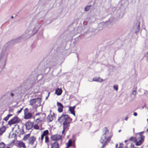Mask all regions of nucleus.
<instances>
[{
  "label": "nucleus",
  "instance_id": "2",
  "mask_svg": "<svg viewBox=\"0 0 148 148\" xmlns=\"http://www.w3.org/2000/svg\"><path fill=\"white\" fill-rule=\"evenodd\" d=\"M7 60V54L6 51L3 50L0 56V73L5 68Z\"/></svg>",
  "mask_w": 148,
  "mask_h": 148
},
{
  "label": "nucleus",
  "instance_id": "14",
  "mask_svg": "<svg viewBox=\"0 0 148 148\" xmlns=\"http://www.w3.org/2000/svg\"><path fill=\"white\" fill-rule=\"evenodd\" d=\"M25 126L26 127V129L28 130H30L32 127V125H31L30 122H27L25 124Z\"/></svg>",
  "mask_w": 148,
  "mask_h": 148
},
{
  "label": "nucleus",
  "instance_id": "40",
  "mask_svg": "<svg viewBox=\"0 0 148 148\" xmlns=\"http://www.w3.org/2000/svg\"><path fill=\"white\" fill-rule=\"evenodd\" d=\"M12 114H8L7 116V117L9 119V118L11 116H12Z\"/></svg>",
  "mask_w": 148,
  "mask_h": 148
},
{
  "label": "nucleus",
  "instance_id": "24",
  "mask_svg": "<svg viewBox=\"0 0 148 148\" xmlns=\"http://www.w3.org/2000/svg\"><path fill=\"white\" fill-rule=\"evenodd\" d=\"M91 6V5H89L86 7L84 9L85 10L86 12L88 11L90 9Z\"/></svg>",
  "mask_w": 148,
  "mask_h": 148
},
{
  "label": "nucleus",
  "instance_id": "15",
  "mask_svg": "<svg viewBox=\"0 0 148 148\" xmlns=\"http://www.w3.org/2000/svg\"><path fill=\"white\" fill-rule=\"evenodd\" d=\"M62 92V90L61 88H58L56 90L55 93L56 94H57L58 95H60Z\"/></svg>",
  "mask_w": 148,
  "mask_h": 148
},
{
  "label": "nucleus",
  "instance_id": "11",
  "mask_svg": "<svg viewBox=\"0 0 148 148\" xmlns=\"http://www.w3.org/2000/svg\"><path fill=\"white\" fill-rule=\"evenodd\" d=\"M75 106L73 107L70 106L69 107V110L70 111L71 114H73L74 116H75Z\"/></svg>",
  "mask_w": 148,
  "mask_h": 148
},
{
  "label": "nucleus",
  "instance_id": "52",
  "mask_svg": "<svg viewBox=\"0 0 148 148\" xmlns=\"http://www.w3.org/2000/svg\"><path fill=\"white\" fill-rule=\"evenodd\" d=\"M121 131V130H120L119 131V132H120Z\"/></svg>",
  "mask_w": 148,
  "mask_h": 148
},
{
  "label": "nucleus",
  "instance_id": "18",
  "mask_svg": "<svg viewBox=\"0 0 148 148\" xmlns=\"http://www.w3.org/2000/svg\"><path fill=\"white\" fill-rule=\"evenodd\" d=\"M5 130L6 128L4 126L0 128V135H2L5 132Z\"/></svg>",
  "mask_w": 148,
  "mask_h": 148
},
{
  "label": "nucleus",
  "instance_id": "55",
  "mask_svg": "<svg viewBox=\"0 0 148 148\" xmlns=\"http://www.w3.org/2000/svg\"><path fill=\"white\" fill-rule=\"evenodd\" d=\"M147 121H148V119H147Z\"/></svg>",
  "mask_w": 148,
  "mask_h": 148
},
{
  "label": "nucleus",
  "instance_id": "36",
  "mask_svg": "<svg viewBox=\"0 0 148 148\" xmlns=\"http://www.w3.org/2000/svg\"><path fill=\"white\" fill-rule=\"evenodd\" d=\"M8 119L9 118L6 116L3 119V120L5 121H7L8 120Z\"/></svg>",
  "mask_w": 148,
  "mask_h": 148
},
{
  "label": "nucleus",
  "instance_id": "32",
  "mask_svg": "<svg viewBox=\"0 0 148 148\" xmlns=\"http://www.w3.org/2000/svg\"><path fill=\"white\" fill-rule=\"evenodd\" d=\"M144 133V132L143 131V132H140V133H139V135L140 136V138H141L142 136H143L142 135V134Z\"/></svg>",
  "mask_w": 148,
  "mask_h": 148
},
{
  "label": "nucleus",
  "instance_id": "6",
  "mask_svg": "<svg viewBox=\"0 0 148 148\" xmlns=\"http://www.w3.org/2000/svg\"><path fill=\"white\" fill-rule=\"evenodd\" d=\"M61 138L62 136L61 135L55 134L52 136L51 137V138L52 140L55 141L59 140Z\"/></svg>",
  "mask_w": 148,
  "mask_h": 148
},
{
  "label": "nucleus",
  "instance_id": "37",
  "mask_svg": "<svg viewBox=\"0 0 148 148\" xmlns=\"http://www.w3.org/2000/svg\"><path fill=\"white\" fill-rule=\"evenodd\" d=\"M10 96L11 97H13L14 96V94L12 92H11L10 93Z\"/></svg>",
  "mask_w": 148,
  "mask_h": 148
},
{
  "label": "nucleus",
  "instance_id": "51",
  "mask_svg": "<svg viewBox=\"0 0 148 148\" xmlns=\"http://www.w3.org/2000/svg\"><path fill=\"white\" fill-rule=\"evenodd\" d=\"M38 24H38V23H37L36 24V25H38Z\"/></svg>",
  "mask_w": 148,
  "mask_h": 148
},
{
  "label": "nucleus",
  "instance_id": "27",
  "mask_svg": "<svg viewBox=\"0 0 148 148\" xmlns=\"http://www.w3.org/2000/svg\"><path fill=\"white\" fill-rule=\"evenodd\" d=\"M104 23H102L100 24H99L98 25V27H101V28L100 29H101L103 27V25L104 24Z\"/></svg>",
  "mask_w": 148,
  "mask_h": 148
},
{
  "label": "nucleus",
  "instance_id": "23",
  "mask_svg": "<svg viewBox=\"0 0 148 148\" xmlns=\"http://www.w3.org/2000/svg\"><path fill=\"white\" fill-rule=\"evenodd\" d=\"M49 133L48 130H45L43 132L42 134L46 136H47V135L49 134Z\"/></svg>",
  "mask_w": 148,
  "mask_h": 148
},
{
  "label": "nucleus",
  "instance_id": "8",
  "mask_svg": "<svg viewBox=\"0 0 148 148\" xmlns=\"http://www.w3.org/2000/svg\"><path fill=\"white\" fill-rule=\"evenodd\" d=\"M145 136H142L141 138H140V140L136 142V145L138 146H140L141 145L144 141V138Z\"/></svg>",
  "mask_w": 148,
  "mask_h": 148
},
{
  "label": "nucleus",
  "instance_id": "34",
  "mask_svg": "<svg viewBox=\"0 0 148 148\" xmlns=\"http://www.w3.org/2000/svg\"><path fill=\"white\" fill-rule=\"evenodd\" d=\"M132 94L135 96L136 94V90H134L133 91Z\"/></svg>",
  "mask_w": 148,
  "mask_h": 148
},
{
  "label": "nucleus",
  "instance_id": "12",
  "mask_svg": "<svg viewBox=\"0 0 148 148\" xmlns=\"http://www.w3.org/2000/svg\"><path fill=\"white\" fill-rule=\"evenodd\" d=\"M59 144L57 142H55L51 144V148H58Z\"/></svg>",
  "mask_w": 148,
  "mask_h": 148
},
{
  "label": "nucleus",
  "instance_id": "16",
  "mask_svg": "<svg viewBox=\"0 0 148 148\" xmlns=\"http://www.w3.org/2000/svg\"><path fill=\"white\" fill-rule=\"evenodd\" d=\"M32 116V114L30 113H27L25 115L24 118L25 119H28Z\"/></svg>",
  "mask_w": 148,
  "mask_h": 148
},
{
  "label": "nucleus",
  "instance_id": "21",
  "mask_svg": "<svg viewBox=\"0 0 148 148\" xmlns=\"http://www.w3.org/2000/svg\"><path fill=\"white\" fill-rule=\"evenodd\" d=\"M72 141L71 139H69V140L68 145L67 146V148H68L72 145Z\"/></svg>",
  "mask_w": 148,
  "mask_h": 148
},
{
  "label": "nucleus",
  "instance_id": "31",
  "mask_svg": "<svg viewBox=\"0 0 148 148\" xmlns=\"http://www.w3.org/2000/svg\"><path fill=\"white\" fill-rule=\"evenodd\" d=\"M28 111V109L27 108H25L24 110V114H26L27 113V112Z\"/></svg>",
  "mask_w": 148,
  "mask_h": 148
},
{
  "label": "nucleus",
  "instance_id": "46",
  "mask_svg": "<svg viewBox=\"0 0 148 148\" xmlns=\"http://www.w3.org/2000/svg\"><path fill=\"white\" fill-rule=\"evenodd\" d=\"M127 141H128L127 140H125L124 142L125 143H127Z\"/></svg>",
  "mask_w": 148,
  "mask_h": 148
},
{
  "label": "nucleus",
  "instance_id": "9",
  "mask_svg": "<svg viewBox=\"0 0 148 148\" xmlns=\"http://www.w3.org/2000/svg\"><path fill=\"white\" fill-rule=\"evenodd\" d=\"M57 105L58 106V110L59 112H61L63 111V105L62 104L59 102L57 103Z\"/></svg>",
  "mask_w": 148,
  "mask_h": 148
},
{
  "label": "nucleus",
  "instance_id": "7",
  "mask_svg": "<svg viewBox=\"0 0 148 148\" xmlns=\"http://www.w3.org/2000/svg\"><path fill=\"white\" fill-rule=\"evenodd\" d=\"M36 138L34 136L30 137L29 139V143L32 145L36 141Z\"/></svg>",
  "mask_w": 148,
  "mask_h": 148
},
{
  "label": "nucleus",
  "instance_id": "50",
  "mask_svg": "<svg viewBox=\"0 0 148 148\" xmlns=\"http://www.w3.org/2000/svg\"><path fill=\"white\" fill-rule=\"evenodd\" d=\"M133 124L134 125H135V123H134V121H133Z\"/></svg>",
  "mask_w": 148,
  "mask_h": 148
},
{
  "label": "nucleus",
  "instance_id": "42",
  "mask_svg": "<svg viewBox=\"0 0 148 148\" xmlns=\"http://www.w3.org/2000/svg\"><path fill=\"white\" fill-rule=\"evenodd\" d=\"M133 115L134 116H136L137 115V114L136 112H135L134 113Z\"/></svg>",
  "mask_w": 148,
  "mask_h": 148
},
{
  "label": "nucleus",
  "instance_id": "43",
  "mask_svg": "<svg viewBox=\"0 0 148 148\" xmlns=\"http://www.w3.org/2000/svg\"><path fill=\"white\" fill-rule=\"evenodd\" d=\"M66 131V130H64V129H63V130H62V134H64V131Z\"/></svg>",
  "mask_w": 148,
  "mask_h": 148
},
{
  "label": "nucleus",
  "instance_id": "39",
  "mask_svg": "<svg viewBox=\"0 0 148 148\" xmlns=\"http://www.w3.org/2000/svg\"><path fill=\"white\" fill-rule=\"evenodd\" d=\"M134 147V144H131L130 145L131 148H133Z\"/></svg>",
  "mask_w": 148,
  "mask_h": 148
},
{
  "label": "nucleus",
  "instance_id": "49",
  "mask_svg": "<svg viewBox=\"0 0 148 148\" xmlns=\"http://www.w3.org/2000/svg\"><path fill=\"white\" fill-rule=\"evenodd\" d=\"M13 18V16H12L11 17V18Z\"/></svg>",
  "mask_w": 148,
  "mask_h": 148
},
{
  "label": "nucleus",
  "instance_id": "35",
  "mask_svg": "<svg viewBox=\"0 0 148 148\" xmlns=\"http://www.w3.org/2000/svg\"><path fill=\"white\" fill-rule=\"evenodd\" d=\"M123 147V144L122 143H120L119 146L118 148H122Z\"/></svg>",
  "mask_w": 148,
  "mask_h": 148
},
{
  "label": "nucleus",
  "instance_id": "4",
  "mask_svg": "<svg viewBox=\"0 0 148 148\" xmlns=\"http://www.w3.org/2000/svg\"><path fill=\"white\" fill-rule=\"evenodd\" d=\"M20 120L17 117H15L12 119L8 122V124L11 125L17 123H18Z\"/></svg>",
  "mask_w": 148,
  "mask_h": 148
},
{
  "label": "nucleus",
  "instance_id": "3",
  "mask_svg": "<svg viewBox=\"0 0 148 148\" xmlns=\"http://www.w3.org/2000/svg\"><path fill=\"white\" fill-rule=\"evenodd\" d=\"M72 119L67 114H62L58 119V121L60 123L63 121V123L71 122Z\"/></svg>",
  "mask_w": 148,
  "mask_h": 148
},
{
  "label": "nucleus",
  "instance_id": "33",
  "mask_svg": "<svg viewBox=\"0 0 148 148\" xmlns=\"http://www.w3.org/2000/svg\"><path fill=\"white\" fill-rule=\"evenodd\" d=\"M23 108H21L18 111V112H17V113L18 114L20 113L21 112L22 110H23Z\"/></svg>",
  "mask_w": 148,
  "mask_h": 148
},
{
  "label": "nucleus",
  "instance_id": "41",
  "mask_svg": "<svg viewBox=\"0 0 148 148\" xmlns=\"http://www.w3.org/2000/svg\"><path fill=\"white\" fill-rule=\"evenodd\" d=\"M128 117L127 116H126L125 117V120L126 121H127L128 119Z\"/></svg>",
  "mask_w": 148,
  "mask_h": 148
},
{
  "label": "nucleus",
  "instance_id": "48",
  "mask_svg": "<svg viewBox=\"0 0 148 148\" xmlns=\"http://www.w3.org/2000/svg\"><path fill=\"white\" fill-rule=\"evenodd\" d=\"M134 128H133V131L134 132Z\"/></svg>",
  "mask_w": 148,
  "mask_h": 148
},
{
  "label": "nucleus",
  "instance_id": "53",
  "mask_svg": "<svg viewBox=\"0 0 148 148\" xmlns=\"http://www.w3.org/2000/svg\"><path fill=\"white\" fill-rule=\"evenodd\" d=\"M147 131L148 132V128L147 129Z\"/></svg>",
  "mask_w": 148,
  "mask_h": 148
},
{
  "label": "nucleus",
  "instance_id": "5",
  "mask_svg": "<svg viewBox=\"0 0 148 148\" xmlns=\"http://www.w3.org/2000/svg\"><path fill=\"white\" fill-rule=\"evenodd\" d=\"M41 99L39 98L33 99L30 101V105L32 106L36 103H39Z\"/></svg>",
  "mask_w": 148,
  "mask_h": 148
},
{
  "label": "nucleus",
  "instance_id": "25",
  "mask_svg": "<svg viewBox=\"0 0 148 148\" xmlns=\"http://www.w3.org/2000/svg\"><path fill=\"white\" fill-rule=\"evenodd\" d=\"M19 145L21 147H23V148L25 147V144L22 142H21L19 143Z\"/></svg>",
  "mask_w": 148,
  "mask_h": 148
},
{
  "label": "nucleus",
  "instance_id": "1",
  "mask_svg": "<svg viewBox=\"0 0 148 148\" xmlns=\"http://www.w3.org/2000/svg\"><path fill=\"white\" fill-rule=\"evenodd\" d=\"M103 133L100 140L101 143L103 144L102 147L105 146L107 142L110 141L112 136V134L109 133L106 128L104 129Z\"/></svg>",
  "mask_w": 148,
  "mask_h": 148
},
{
  "label": "nucleus",
  "instance_id": "44",
  "mask_svg": "<svg viewBox=\"0 0 148 148\" xmlns=\"http://www.w3.org/2000/svg\"><path fill=\"white\" fill-rule=\"evenodd\" d=\"M118 146V144H116L115 145L116 148H117Z\"/></svg>",
  "mask_w": 148,
  "mask_h": 148
},
{
  "label": "nucleus",
  "instance_id": "29",
  "mask_svg": "<svg viewBox=\"0 0 148 148\" xmlns=\"http://www.w3.org/2000/svg\"><path fill=\"white\" fill-rule=\"evenodd\" d=\"M118 86L117 85H114L113 86V89L116 91L118 90Z\"/></svg>",
  "mask_w": 148,
  "mask_h": 148
},
{
  "label": "nucleus",
  "instance_id": "45",
  "mask_svg": "<svg viewBox=\"0 0 148 148\" xmlns=\"http://www.w3.org/2000/svg\"><path fill=\"white\" fill-rule=\"evenodd\" d=\"M39 27H38L37 28V29H36V31H37L38 30V29L39 28Z\"/></svg>",
  "mask_w": 148,
  "mask_h": 148
},
{
  "label": "nucleus",
  "instance_id": "30",
  "mask_svg": "<svg viewBox=\"0 0 148 148\" xmlns=\"http://www.w3.org/2000/svg\"><path fill=\"white\" fill-rule=\"evenodd\" d=\"M49 140V138L47 136H45V142L47 143L48 142Z\"/></svg>",
  "mask_w": 148,
  "mask_h": 148
},
{
  "label": "nucleus",
  "instance_id": "10",
  "mask_svg": "<svg viewBox=\"0 0 148 148\" xmlns=\"http://www.w3.org/2000/svg\"><path fill=\"white\" fill-rule=\"evenodd\" d=\"M70 122L63 123V129L66 130V131L69 129L70 126Z\"/></svg>",
  "mask_w": 148,
  "mask_h": 148
},
{
  "label": "nucleus",
  "instance_id": "22",
  "mask_svg": "<svg viewBox=\"0 0 148 148\" xmlns=\"http://www.w3.org/2000/svg\"><path fill=\"white\" fill-rule=\"evenodd\" d=\"M140 22H138L137 23V30L136 31L135 33L136 34L139 30L140 29Z\"/></svg>",
  "mask_w": 148,
  "mask_h": 148
},
{
  "label": "nucleus",
  "instance_id": "20",
  "mask_svg": "<svg viewBox=\"0 0 148 148\" xmlns=\"http://www.w3.org/2000/svg\"><path fill=\"white\" fill-rule=\"evenodd\" d=\"M129 140L134 142H136L137 141V139L136 138L133 137H131L129 139Z\"/></svg>",
  "mask_w": 148,
  "mask_h": 148
},
{
  "label": "nucleus",
  "instance_id": "17",
  "mask_svg": "<svg viewBox=\"0 0 148 148\" xmlns=\"http://www.w3.org/2000/svg\"><path fill=\"white\" fill-rule=\"evenodd\" d=\"M47 120L48 122H51L53 120L52 115H49L47 118Z\"/></svg>",
  "mask_w": 148,
  "mask_h": 148
},
{
  "label": "nucleus",
  "instance_id": "13",
  "mask_svg": "<svg viewBox=\"0 0 148 148\" xmlns=\"http://www.w3.org/2000/svg\"><path fill=\"white\" fill-rule=\"evenodd\" d=\"M93 81L95 82H99L101 83L103 81V79L99 77H94L93 78V80L92 81Z\"/></svg>",
  "mask_w": 148,
  "mask_h": 148
},
{
  "label": "nucleus",
  "instance_id": "19",
  "mask_svg": "<svg viewBox=\"0 0 148 148\" xmlns=\"http://www.w3.org/2000/svg\"><path fill=\"white\" fill-rule=\"evenodd\" d=\"M30 134H29L25 135L23 138V140L25 141H26L29 139L30 138Z\"/></svg>",
  "mask_w": 148,
  "mask_h": 148
},
{
  "label": "nucleus",
  "instance_id": "54",
  "mask_svg": "<svg viewBox=\"0 0 148 148\" xmlns=\"http://www.w3.org/2000/svg\"><path fill=\"white\" fill-rule=\"evenodd\" d=\"M36 145H35V147H36Z\"/></svg>",
  "mask_w": 148,
  "mask_h": 148
},
{
  "label": "nucleus",
  "instance_id": "26",
  "mask_svg": "<svg viewBox=\"0 0 148 148\" xmlns=\"http://www.w3.org/2000/svg\"><path fill=\"white\" fill-rule=\"evenodd\" d=\"M5 146V144L3 142L0 143V148H3Z\"/></svg>",
  "mask_w": 148,
  "mask_h": 148
},
{
  "label": "nucleus",
  "instance_id": "38",
  "mask_svg": "<svg viewBox=\"0 0 148 148\" xmlns=\"http://www.w3.org/2000/svg\"><path fill=\"white\" fill-rule=\"evenodd\" d=\"M44 136L42 134L41 136V141H42L44 138Z\"/></svg>",
  "mask_w": 148,
  "mask_h": 148
},
{
  "label": "nucleus",
  "instance_id": "28",
  "mask_svg": "<svg viewBox=\"0 0 148 148\" xmlns=\"http://www.w3.org/2000/svg\"><path fill=\"white\" fill-rule=\"evenodd\" d=\"M34 128L36 130H39V126L37 124H35L34 125Z\"/></svg>",
  "mask_w": 148,
  "mask_h": 148
},
{
  "label": "nucleus",
  "instance_id": "47",
  "mask_svg": "<svg viewBox=\"0 0 148 148\" xmlns=\"http://www.w3.org/2000/svg\"><path fill=\"white\" fill-rule=\"evenodd\" d=\"M35 29H36V28H35ZM35 29H34V30H33V31H34L35 32H37V31H36V30H35Z\"/></svg>",
  "mask_w": 148,
  "mask_h": 148
}]
</instances>
